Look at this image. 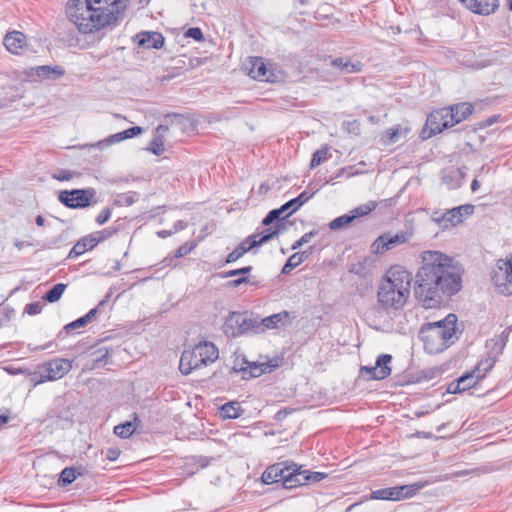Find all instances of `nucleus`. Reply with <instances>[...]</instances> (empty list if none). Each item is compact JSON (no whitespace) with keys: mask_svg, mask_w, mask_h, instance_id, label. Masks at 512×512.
I'll return each mask as SVG.
<instances>
[{"mask_svg":"<svg viewBox=\"0 0 512 512\" xmlns=\"http://www.w3.org/2000/svg\"><path fill=\"white\" fill-rule=\"evenodd\" d=\"M479 187H480V183H479V181H478L477 179H474V180L472 181V183H471V190H472L473 192H475V191H477V190L479 189Z\"/></svg>","mask_w":512,"mask_h":512,"instance_id":"338daca9","label":"nucleus"},{"mask_svg":"<svg viewBox=\"0 0 512 512\" xmlns=\"http://www.w3.org/2000/svg\"><path fill=\"white\" fill-rule=\"evenodd\" d=\"M110 216H111V210L109 208H104L97 216L96 222L99 225H102L109 220Z\"/></svg>","mask_w":512,"mask_h":512,"instance_id":"864d4df0","label":"nucleus"},{"mask_svg":"<svg viewBox=\"0 0 512 512\" xmlns=\"http://www.w3.org/2000/svg\"><path fill=\"white\" fill-rule=\"evenodd\" d=\"M282 214H284V213H283L281 207L279 209L271 210L266 215V217L263 219L262 224L265 226H268L271 223H273L275 220L279 219Z\"/></svg>","mask_w":512,"mask_h":512,"instance_id":"a18cd8bd","label":"nucleus"},{"mask_svg":"<svg viewBox=\"0 0 512 512\" xmlns=\"http://www.w3.org/2000/svg\"><path fill=\"white\" fill-rule=\"evenodd\" d=\"M315 234H316L315 231L305 233L299 240H297L292 245V249L296 250V249L300 248L302 245L309 243Z\"/></svg>","mask_w":512,"mask_h":512,"instance_id":"de8ad7c7","label":"nucleus"},{"mask_svg":"<svg viewBox=\"0 0 512 512\" xmlns=\"http://www.w3.org/2000/svg\"><path fill=\"white\" fill-rule=\"evenodd\" d=\"M148 150L155 155H161L164 153V140L162 135H155L153 140L150 142Z\"/></svg>","mask_w":512,"mask_h":512,"instance_id":"a19ab883","label":"nucleus"},{"mask_svg":"<svg viewBox=\"0 0 512 512\" xmlns=\"http://www.w3.org/2000/svg\"><path fill=\"white\" fill-rule=\"evenodd\" d=\"M289 323V313L287 311H281L264 318L259 317V334L265 333L267 330L284 327Z\"/></svg>","mask_w":512,"mask_h":512,"instance_id":"a211bd4d","label":"nucleus"},{"mask_svg":"<svg viewBox=\"0 0 512 512\" xmlns=\"http://www.w3.org/2000/svg\"><path fill=\"white\" fill-rule=\"evenodd\" d=\"M473 211L474 207L472 205H461L448 209L445 212L436 210L432 212L431 219L440 227L446 229L460 224L466 217L470 216Z\"/></svg>","mask_w":512,"mask_h":512,"instance_id":"6e6552de","label":"nucleus"},{"mask_svg":"<svg viewBox=\"0 0 512 512\" xmlns=\"http://www.w3.org/2000/svg\"><path fill=\"white\" fill-rule=\"evenodd\" d=\"M450 112V119L452 124L456 125L465 120L473 111V106L469 103L463 102L451 107H448Z\"/></svg>","mask_w":512,"mask_h":512,"instance_id":"b1692460","label":"nucleus"},{"mask_svg":"<svg viewBox=\"0 0 512 512\" xmlns=\"http://www.w3.org/2000/svg\"><path fill=\"white\" fill-rule=\"evenodd\" d=\"M398 491L395 487L391 488H385V489H379L376 491H373L371 493L372 499H380V500H399Z\"/></svg>","mask_w":512,"mask_h":512,"instance_id":"473e14b6","label":"nucleus"},{"mask_svg":"<svg viewBox=\"0 0 512 512\" xmlns=\"http://www.w3.org/2000/svg\"><path fill=\"white\" fill-rule=\"evenodd\" d=\"M4 45L12 54H20L26 46V36L19 31H12L6 34Z\"/></svg>","mask_w":512,"mask_h":512,"instance_id":"5701e85b","label":"nucleus"},{"mask_svg":"<svg viewBox=\"0 0 512 512\" xmlns=\"http://www.w3.org/2000/svg\"><path fill=\"white\" fill-rule=\"evenodd\" d=\"M139 47L145 49H160L164 45V37L159 32L145 31L135 36Z\"/></svg>","mask_w":512,"mask_h":512,"instance_id":"6ab92c4d","label":"nucleus"},{"mask_svg":"<svg viewBox=\"0 0 512 512\" xmlns=\"http://www.w3.org/2000/svg\"><path fill=\"white\" fill-rule=\"evenodd\" d=\"M248 281L247 277H241L229 282V285L232 287H238L239 285L246 283Z\"/></svg>","mask_w":512,"mask_h":512,"instance_id":"e2e57ef3","label":"nucleus"},{"mask_svg":"<svg viewBox=\"0 0 512 512\" xmlns=\"http://www.w3.org/2000/svg\"><path fill=\"white\" fill-rule=\"evenodd\" d=\"M89 323V316H82L78 318L77 320L67 324L65 326L66 331H69L70 329H76L80 327H84Z\"/></svg>","mask_w":512,"mask_h":512,"instance_id":"49530a36","label":"nucleus"},{"mask_svg":"<svg viewBox=\"0 0 512 512\" xmlns=\"http://www.w3.org/2000/svg\"><path fill=\"white\" fill-rule=\"evenodd\" d=\"M168 131V126L166 125H159L155 130V135H162L163 133Z\"/></svg>","mask_w":512,"mask_h":512,"instance_id":"0e129e2a","label":"nucleus"},{"mask_svg":"<svg viewBox=\"0 0 512 512\" xmlns=\"http://www.w3.org/2000/svg\"><path fill=\"white\" fill-rule=\"evenodd\" d=\"M37 74L38 76H48L50 73H54L57 76H61L64 74V70L61 67L56 66L55 68L51 69L49 66H39L37 67Z\"/></svg>","mask_w":512,"mask_h":512,"instance_id":"c03bdc74","label":"nucleus"},{"mask_svg":"<svg viewBox=\"0 0 512 512\" xmlns=\"http://www.w3.org/2000/svg\"><path fill=\"white\" fill-rule=\"evenodd\" d=\"M191 250H192V247L188 246L187 244L181 245L176 250L175 257L176 258H181V257L187 255L188 253H190Z\"/></svg>","mask_w":512,"mask_h":512,"instance_id":"13d9d810","label":"nucleus"},{"mask_svg":"<svg viewBox=\"0 0 512 512\" xmlns=\"http://www.w3.org/2000/svg\"><path fill=\"white\" fill-rule=\"evenodd\" d=\"M491 278L500 294L512 295V254L497 260Z\"/></svg>","mask_w":512,"mask_h":512,"instance_id":"0eeeda50","label":"nucleus"},{"mask_svg":"<svg viewBox=\"0 0 512 512\" xmlns=\"http://www.w3.org/2000/svg\"><path fill=\"white\" fill-rule=\"evenodd\" d=\"M112 235L108 230L97 231L79 240L69 252V258H76Z\"/></svg>","mask_w":512,"mask_h":512,"instance_id":"f8f14e48","label":"nucleus"},{"mask_svg":"<svg viewBox=\"0 0 512 512\" xmlns=\"http://www.w3.org/2000/svg\"><path fill=\"white\" fill-rule=\"evenodd\" d=\"M378 206V203L376 201H368L364 204H361L350 211L351 216H353V219L359 217H364L369 215L373 210H375Z\"/></svg>","mask_w":512,"mask_h":512,"instance_id":"7c9ffc66","label":"nucleus"},{"mask_svg":"<svg viewBox=\"0 0 512 512\" xmlns=\"http://www.w3.org/2000/svg\"><path fill=\"white\" fill-rule=\"evenodd\" d=\"M455 314H448L443 320L429 322L422 326L419 338L429 354H438L446 350L456 340Z\"/></svg>","mask_w":512,"mask_h":512,"instance_id":"20e7f679","label":"nucleus"},{"mask_svg":"<svg viewBox=\"0 0 512 512\" xmlns=\"http://www.w3.org/2000/svg\"><path fill=\"white\" fill-rule=\"evenodd\" d=\"M257 237L258 236H256L255 234H252L246 237L237 247L239 248V250L243 252V254H246L252 249L260 246Z\"/></svg>","mask_w":512,"mask_h":512,"instance_id":"58836bf2","label":"nucleus"},{"mask_svg":"<svg viewBox=\"0 0 512 512\" xmlns=\"http://www.w3.org/2000/svg\"><path fill=\"white\" fill-rule=\"evenodd\" d=\"M421 266L415 275V296L423 307L430 309L442 304L462 289L464 270L451 256L436 250L421 253Z\"/></svg>","mask_w":512,"mask_h":512,"instance_id":"f257e3e1","label":"nucleus"},{"mask_svg":"<svg viewBox=\"0 0 512 512\" xmlns=\"http://www.w3.org/2000/svg\"><path fill=\"white\" fill-rule=\"evenodd\" d=\"M138 426V417L134 414L133 421H127L114 427V433L121 438H129Z\"/></svg>","mask_w":512,"mask_h":512,"instance_id":"cd10ccee","label":"nucleus"},{"mask_svg":"<svg viewBox=\"0 0 512 512\" xmlns=\"http://www.w3.org/2000/svg\"><path fill=\"white\" fill-rule=\"evenodd\" d=\"M458 386L462 388L463 392L474 387L479 379L477 378L476 374L472 371L470 373H467L463 376H461L458 380Z\"/></svg>","mask_w":512,"mask_h":512,"instance_id":"c9c22d12","label":"nucleus"},{"mask_svg":"<svg viewBox=\"0 0 512 512\" xmlns=\"http://www.w3.org/2000/svg\"><path fill=\"white\" fill-rule=\"evenodd\" d=\"M311 253L312 247L309 248V251L298 252L291 255L286 264L283 266L282 273H290L295 267L299 266Z\"/></svg>","mask_w":512,"mask_h":512,"instance_id":"bb28decb","label":"nucleus"},{"mask_svg":"<svg viewBox=\"0 0 512 512\" xmlns=\"http://www.w3.org/2000/svg\"><path fill=\"white\" fill-rule=\"evenodd\" d=\"M297 473H299V486L306 484L307 481L312 480L314 482H318L323 480L326 477V474L321 472H313L309 473L308 471H302L301 467L297 465Z\"/></svg>","mask_w":512,"mask_h":512,"instance_id":"72a5a7b5","label":"nucleus"},{"mask_svg":"<svg viewBox=\"0 0 512 512\" xmlns=\"http://www.w3.org/2000/svg\"><path fill=\"white\" fill-rule=\"evenodd\" d=\"M476 14L489 15L498 7V0H458Z\"/></svg>","mask_w":512,"mask_h":512,"instance_id":"4be33fe9","label":"nucleus"},{"mask_svg":"<svg viewBox=\"0 0 512 512\" xmlns=\"http://www.w3.org/2000/svg\"><path fill=\"white\" fill-rule=\"evenodd\" d=\"M120 455V450L118 448H109L106 452V457L110 461H115Z\"/></svg>","mask_w":512,"mask_h":512,"instance_id":"bf43d9fd","label":"nucleus"},{"mask_svg":"<svg viewBox=\"0 0 512 512\" xmlns=\"http://www.w3.org/2000/svg\"><path fill=\"white\" fill-rule=\"evenodd\" d=\"M465 173L460 168H450L444 172L443 182L450 189H455L461 186Z\"/></svg>","mask_w":512,"mask_h":512,"instance_id":"393cba45","label":"nucleus"},{"mask_svg":"<svg viewBox=\"0 0 512 512\" xmlns=\"http://www.w3.org/2000/svg\"><path fill=\"white\" fill-rule=\"evenodd\" d=\"M185 228H186V223L182 220L177 221L174 225L175 231L183 230Z\"/></svg>","mask_w":512,"mask_h":512,"instance_id":"69168bd1","label":"nucleus"},{"mask_svg":"<svg viewBox=\"0 0 512 512\" xmlns=\"http://www.w3.org/2000/svg\"><path fill=\"white\" fill-rule=\"evenodd\" d=\"M281 209L283 211V213L287 212L288 210H290L287 215H291L292 213L296 212L298 210V207L296 206V203H295V200L294 199H291L290 201L286 202L284 205L281 206Z\"/></svg>","mask_w":512,"mask_h":512,"instance_id":"603ef678","label":"nucleus"},{"mask_svg":"<svg viewBox=\"0 0 512 512\" xmlns=\"http://www.w3.org/2000/svg\"><path fill=\"white\" fill-rule=\"evenodd\" d=\"M129 0H68L65 16L83 35L98 33L114 25Z\"/></svg>","mask_w":512,"mask_h":512,"instance_id":"f03ea898","label":"nucleus"},{"mask_svg":"<svg viewBox=\"0 0 512 512\" xmlns=\"http://www.w3.org/2000/svg\"><path fill=\"white\" fill-rule=\"evenodd\" d=\"M391 362L392 356L390 354H380L377 357L375 366H364L361 370L368 374L373 380H383L391 374Z\"/></svg>","mask_w":512,"mask_h":512,"instance_id":"2eb2a0df","label":"nucleus"},{"mask_svg":"<svg viewBox=\"0 0 512 512\" xmlns=\"http://www.w3.org/2000/svg\"><path fill=\"white\" fill-rule=\"evenodd\" d=\"M423 485L420 484H412V485H404L395 487L398 491L399 500L403 498L412 497L419 489H421Z\"/></svg>","mask_w":512,"mask_h":512,"instance_id":"4c0bfd02","label":"nucleus"},{"mask_svg":"<svg viewBox=\"0 0 512 512\" xmlns=\"http://www.w3.org/2000/svg\"><path fill=\"white\" fill-rule=\"evenodd\" d=\"M243 252L236 247L226 258V263H233L243 256Z\"/></svg>","mask_w":512,"mask_h":512,"instance_id":"5fc2aeb1","label":"nucleus"},{"mask_svg":"<svg viewBox=\"0 0 512 512\" xmlns=\"http://www.w3.org/2000/svg\"><path fill=\"white\" fill-rule=\"evenodd\" d=\"M218 358V349L213 343L204 342L185 350L180 358L179 369L182 374L188 375Z\"/></svg>","mask_w":512,"mask_h":512,"instance_id":"39448f33","label":"nucleus"},{"mask_svg":"<svg viewBox=\"0 0 512 512\" xmlns=\"http://www.w3.org/2000/svg\"><path fill=\"white\" fill-rule=\"evenodd\" d=\"M409 132L408 128L401 127L400 125L393 127L391 129H388L385 132L386 140L384 142L386 144H393L398 142L401 138H404L406 134Z\"/></svg>","mask_w":512,"mask_h":512,"instance_id":"c756f323","label":"nucleus"},{"mask_svg":"<svg viewBox=\"0 0 512 512\" xmlns=\"http://www.w3.org/2000/svg\"><path fill=\"white\" fill-rule=\"evenodd\" d=\"M299 473H297V464L293 462H280L266 468L262 474V481L265 484L283 482V486L291 489L299 486Z\"/></svg>","mask_w":512,"mask_h":512,"instance_id":"423d86ee","label":"nucleus"},{"mask_svg":"<svg viewBox=\"0 0 512 512\" xmlns=\"http://www.w3.org/2000/svg\"><path fill=\"white\" fill-rule=\"evenodd\" d=\"M353 220H354L353 216H351V214L349 212L348 214L339 216V217L335 218L334 220H332L329 223V228L331 230H338V229H341L342 227L350 224Z\"/></svg>","mask_w":512,"mask_h":512,"instance_id":"ea45409f","label":"nucleus"},{"mask_svg":"<svg viewBox=\"0 0 512 512\" xmlns=\"http://www.w3.org/2000/svg\"><path fill=\"white\" fill-rule=\"evenodd\" d=\"M142 131H143L142 128L139 126L131 127L125 131L112 134V135L108 136L107 138L98 141L97 143H95L93 145V147L102 149L104 147L119 143L123 140L133 138V137L141 134Z\"/></svg>","mask_w":512,"mask_h":512,"instance_id":"aec40b11","label":"nucleus"},{"mask_svg":"<svg viewBox=\"0 0 512 512\" xmlns=\"http://www.w3.org/2000/svg\"><path fill=\"white\" fill-rule=\"evenodd\" d=\"M259 317L252 313L242 312L243 335L248 333L259 334Z\"/></svg>","mask_w":512,"mask_h":512,"instance_id":"a878e982","label":"nucleus"},{"mask_svg":"<svg viewBox=\"0 0 512 512\" xmlns=\"http://www.w3.org/2000/svg\"><path fill=\"white\" fill-rule=\"evenodd\" d=\"M487 346L491 347V353L493 356H488L487 358L481 360L473 370L479 380L483 379L486 374L493 368L496 363L497 355L502 352L505 346V341L502 337H498L489 340L487 342Z\"/></svg>","mask_w":512,"mask_h":512,"instance_id":"9b49d317","label":"nucleus"},{"mask_svg":"<svg viewBox=\"0 0 512 512\" xmlns=\"http://www.w3.org/2000/svg\"><path fill=\"white\" fill-rule=\"evenodd\" d=\"M412 280V274L404 267H390L378 285V306L386 313L402 310L410 297Z\"/></svg>","mask_w":512,"mask_h":512,"instance_id":"7ed1b4c3","label":"nucleus"},{"mask_svg":"<svg viewBox=\"0 0 512 512\" xmlns=\"http://www.w3.org/2000/svg\"><path fill=\"white\" fill-rule=\"evenodd\" d=\"M53 177L60 181H68L73 178V173L68 170H60Z\"/></svg>","mask_w":512,"mask_h":512,"instance_id":"6e6d98bb","label":"nucleus"},{"mask_svg":"<svg viewBox=\"0 0 512 512\" xmlns=\"http://www.w3.org/2000/svg\"><path fill=\"white\" fill-rule=\"evenodd\" d=\"M327 158H328V149L327 148L317 150L313 154V157H312V160L310 163L311 168H315L316 166H319L320 164L325 162L327 160Z\"/></svg>","mask_w":512,"mask_h":512,"instance_id":"37998d69","label":"nucleus"},{"mask_svg":"<svg viewBox=\"0 0 512 512\" xmlns=\"http://www.w3.org/2000/svg\"><path fill=\"white\" fill-rule=\"evenodd\" d=\"M109 298V295L106 299L102 300L96 308L91 309L85 316H89V322L93 319V317L97 314L100 306L104 305Z\"/></svg>","mask_w":512,"mask_h":512,"instance_id":"052dcab7","label":"nucleus"},{"mask_svg":"<svg viewBox=\"0 0 512 512\" xmlns=\"http://www.w3.org/2000/svg\"><path fill=\"white\" fill-rule=\"evenodd\" d=\"M244 69L251 78L259 81H270L273 76L260 57L248 58L244 63Z\"/></svg>","mask_w":512,"mask_h":512,"instance_id":"dca6fc26","label":"nucleus"},{"mask_svg":"<svg viewBox=\"0 0 512 512\" xmlns=\"http://www.w3.org/2000/svg\"><path fill=\"white\" fill-rule=\"evenodd\" d=\"M257 237V240H258V243L260 244V246L268 241H270L271 239H273L274 237L278 236L279 234V229L278 228H275V227H271L265 231H262L260 233H254Z\"/></svg>","mask_w":512,"mask_h":512,"instance_id":"79ce46f5","label":"nucleus"},{"mask_svg":"<svg viewBox=\"0 0 512 512\" xmlns=\"http://www.w3.org/2000/svg\"><path fill=\"white\" fill-rule=\"evenodd\" d=\"M409 235L406 232H399L396 234L386 233L379 236L372 244V251L374 253H383L390 249L395 248L408 241Z\"/></svg>","mask_w":512,"mask_h":512,"instance_id":"4468645a","label":"nucleus"},{"mask_svg":"<svg viewBox=\"0 0 512 512\" xmlns=\"http://www.w3.org/2000/svg\"><path fill=\"white\" fill-rule=\"evenodd\" d=\"M454 126L447 108H441L431 112L426 120L425 127L421 131V138L428 139L432 135L442 132L444 129Z\"/></svg>","mask_w":512,"mask_h":512,"instance_id":"1a4fd4ad","label":"nucleus"},{"mask_svg":"<svg viewBox=\"0 0 512 512\" xmlns=\"http://www.w3.org/2000/svg\"><path fill=\"white\" fill-rule=\"evenodd\" d=\"M65 289H66V285L65 284L58 283V284L54 285L53 288L50 289L45 294L43 299L48 301V302H50V303H54V302L58 301L61 298V296L64 293Z\"/></svg>","mask_w":512,"mask_h":512,"instance_id":"f704fd0d","label":"nucleus"},{"mask_svg":"<svg viewBox=\"0 0 512 512\" xmlns=\"http://www.w3.org/2000/svg\"><path fill=\"white\" fill-rule=\"evenodd\" d=\"M447 391L449 393H454V394L463 392L462 388H460V386H458V381L450 383L447 388Z\"/></svg>","mask_w":512,"mask_h":512,"instance_id":"680f3d73","label":"nucleus"},{"mask_svg":"<svg viewBox=\"0 0 512 512\" xmlns=\"http://www.w3.org/2000/svg\"><path fill=\"white\" fill-rule=\"evenodd\" d=\"M93 193L89 190H64L59 194V201L69 208H84L89 205Z\"/></svg>","mask_w":512,"mask_h":512,"instance_id":"ddd939ff","label":"nucleus"},{"mask_svg":"<svg viewBox=\"0 0 512 512\" xmlns=\"http://www.w3.org/2000/svg\"><path fill=\"white\" fill-rule=\"evenodd\" d=\"M44 223H45V219H44V217H43V216H41V215H38V216L36 217V224H37L38 226H43V225H44Z\"/></svg>","mask_w":512,"mask_h":512,"instance_id":"774afa93","label":"nucleus"},{"mask_svg":"<svg viewBox=\"0 0 512 512\" xmlns=\"http://www.w3.org/2000/svg\"><path fill=\"white\" fill-rule=\"evenodd\" d=\"M223 332L228 337H239L243 335L242 312H231L225 318Z\"/></svg>","mask_w":512,"mask_h":512,"instance_id":"412c9836","label":"nucleus"},{"mask_svg":"<svg viewBox=\"0 0 512 512\" xmlns=\"http://www.w3.org/2000/svg\"><path fill=\"white\" fill-rule=\"evenodd\" d=\"M42 368L44 372L40 379H32L34 385L63 378L71 370L72 362L68 359L56 358L44 363Z\"/></svg>","mask_w":512,"mask_h":512,"instance_id":"9d476101","label":"nucleus"},{"mask_svg":"<svg viewBox=\"0 0 512 512\" xmlns=\"http://www.w3.org/2000/svg\"><path fill=\"white\" fill-rule=\"evenodd\" d=\"M78 475H80V473H78ZM76 478H77V473H76L75 469L72 467H67L62 470L59 480H58V483L60 486L65 487V486L71 484Z\"/></svg>","mask_w":512,"mask_h":512,"instance_id":"e433bc0d","label":"nucleus"},{"mask_svg":"<svg viewBox=\"0 0 512 512\" xmlns=\"http://www.w3.org/2000/svg\"><path fill=\"white\" fill-rule=\"evenodd\" d=\"M312 195L313 194H308L307 192H302L298 197L294 198L296 206L298 207V209L304 203H306L312 197Z\"/></svg>","mask_w":512,"mask_h":512,"instance_id":"4d7b16f0","label":"nucleus"},{"mask_svg":"<svg viewBox=\"0 0 512 512\" xmlns=\"http://www.w3.org/2000/svg\"><path fill=\"white\" fill-rule=\"evenodd\" d=\"M332 65L345 73L358 72L361 70L362 66L360 62L351 63L349 61H344L342 58H337L333 60Z\"/></svg>","mask_w":512,"mask_h":512,"instance_id":"2f4dec72","label":"nucleus"},{"mask_svg":"<svg viewBox=\"0 0 512 512\" xmlns=\"http://www.w3.org/2000/svg\"><path fill=\"white\" fill-rule=\"evenodd\" d=\"M43 304L41 302H33L25 307V312L29 315L39 314L42 310Z\"/></svg>","mask_w":512,"mask_h":512,"instance_id":"09e8293b","label":"nucleus"},{"mask_svg":"<svg viewBox=\"0 0 512 512\" xmlns=\"http://www.w3.org/2000/svg\"><path fill=\"white\" fill-rule=\"evenodd\" d=\"M186 37L193 38L196 41L203 40V33L200 28H189L187 32L185 33Z\"/></svg>","mask_w":512,"mask_h":512,"instance_id":"3c124183","label":"nucleus"},{"mask_svg":"<svg viewBox=\"0 0 512 512\" xmlns=\"http://www.w3.org/2000/svg\"><path fill=\"white\" fill-rule=\"evenodd\" d=\"M221 417L224 419H235L239 417L243 410L238 402H229L221 406Z\"/></svg>","mask_w":512,"mask_h":512,"instance_id":"c85d7f7f","label":"nucleus"},{"mask_svg":"<svg viewBox=\"0 0 512 512\" xmlns=\"http://www.w3.org/2000/svg\"><path fill=\"white\" fill-rule=\"evenodd\" d=\"M245 367H239L237 370L242 371L244 374L248 373L250 377H259L264 373L271 372L274 368L279 366V359L273 358L272 360L245 362Z\"/></svg>","mask_w":512,"mask_h":512,"instance_id":"f3484780","label":"nucleus"},{"mask_svg":"<svg viewBox=\"0 0 512 512\" xmlns=\"http://www.w3.org/2000/svg\"><path fill=\"white\" fill-rule=\"evenodd\" d=\"M251 270H252L251 266H247V267H243V268L235 269V270H230V271L225 272L222 275V277L229 278V277H234V276L241 275V274H247Z\"/></svg>","mask_w":512,"mask_h":512,"instance_id":"8fccbe9b","label":"nucleus"}]
</instances>
